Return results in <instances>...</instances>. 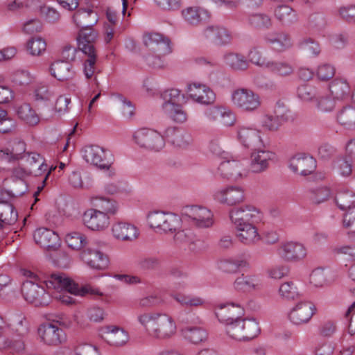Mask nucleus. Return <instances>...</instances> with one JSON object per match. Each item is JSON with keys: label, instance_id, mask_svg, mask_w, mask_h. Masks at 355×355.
Listing matches in <instances>:
<instances>
[{"label": "nucleus", "instance_id": "obj_1", "mask_svg": "<svg viewBox=\"0 0 355 355\" xmlns=\"http://www.w3.org/2000/svg\"><path fill=\"white\" fill-rule=\"evenodd\" d=\"M138 322L153 338L168 340L177 331L173 318L161 312H143L137 315Z\"/></svg>", "mask_w": 355, "mask_h": 355}, {"label": "nucleus", "instance_id": "obj_2", "mask_svg": "<svg viewBox=\"0 0 355 355\" xmlns=\"http://www.w3.org/2000/svg\"><path fill=\"white\" fill-rule=\"evenodd\" d=\"M225 306V305L220 306L216 312V317L220 322L225 323V332L230 338L239 341H246L259 335L260 327L255 319L227 316L223 313Z\"/></svg>", "mask_w": 355, "mask_h": 355}, {"label": "nucleus", "instance_id": "obj_3", "mask_svg": "<svg viewBox=\"0 0 355 355\" xmlns=\"http://www.w3.org/2000/svg\"><path fill=\"white\" fill-rule=\"evenodd\" d=\"M232 105L241 111L253 112L257 111L261 104L260 96L252 89L239 87L231 94Z\"/></svg>", "mask_w": 355, "mask_h": 355}, {"label": "nucleus", "instance_id": "obj_4", "mask_svg": "<svg viewBox=\"0 0 355 355\" xmlns=\"http://www.w3.org/2000/svg\"><path fill=\"white\" fill-rule=\"evenodd\" d=\"M180 94V90L178 89H170L164 91L161 94V97L164 101L162 107L164 114L173 121L184 123L187 121V116L181 105L178 103Z\"/></svg>", "mask_w": 355, "mask_h": 355}, {"label": "nucleus", "instance_id": "obj_5", "mask_svg": "<svg viewBox=\"0 0 355 355\" xmlns=\"http://www.w3.org/2000/svg\"><path fill=\"white\" fill-rule=\"evenodd\" d=\"M84 160L101 170H110L114 162L112 153L97 145H88L83 148Z\"/></svg>", "mask_w": 355, "mask_h": 355}, {"label": "nucleus", "instance_id": "obj_6", "mask_svg": "<svg viewBox=\"0 0 355 355\" xmlns=\"http://www.w3.org/2000/svg\"><path fill=\"white\" fill-rule=\"evenodd\" d=\"M45 284L48 288H52L59 291H66L75 295H83L89 292L94 295H102L98 290L91 288L80 290L78 285L64 274H52L49 279L45 281Z\"/></svg>", "mask_w": 355, "mask_h": 355}, {"label": "nucleus", "instance_id": "obj_7", "mask_svg": "<svg viewBox=\"0 0 355 355\" xmlns=\"http://www.w3.org/2000/svg\"><path fill=\"white\" fill-rule=\"evenodd\" d=\"M133 139L141 148L154 152H159L165 146L164 136L154 130L139 129L134 133Z\"/></svg>", "mask_w": 355, "mask_h": 355}, {"label": "nucleus", "instance_id": "obj_8", "mask_svg": "<svg viewBox=\"0 0 355 355\" xmlns=\"http://www.w3.org/2000/svg\"><path fill=\"white\" fill-rule=\"evenodd\" d=\"M21 293L26 301L35 306H46L51 302L50 294L42 285L33 280H26L23 283Z\"/></svg>", "mask_w": 355, "mask_h": 355}, {"label": "nucleus", "instance_id": "obj_9", "mask_svg": "<svg viewBox=\"0 0 355 355\" xmlns=\"http://www.w3.org/2000/svg\"><path fill=\"white\" fill-rule=\"evenodd\" d=\"M229 218L234 227L254 224L260 220L259 211L252 205H245L230 210Z\"/></svg>", "mask_w": 355, "mask_h": 355}, {"label": "nucleus", "instance_id": "obj_10", "mask_svg": "<svg viewBox=\"0 0 355 355\" xmlns=\"http://www.w3.org/2000/svg\"><path fill=\"white\" fill-rule=\"evenodd\" d=\"M277 256L286 262L297 263L307 255L306 247L301 243L286 241L281 243L277 248Z\"/></svg>", "mask_w": 355, "mask_h": 355}, {"label": "nucleus", "instance_id": "obj_11", "mask_svg": "<svg viewBox=\"0 0 355 355\" xmlns=\"http://www.w3.org/2000/svg\"><path fill=\"white\" fill-rule=\"evenodd\" d=\"M261 131L250 125H239L237 126V139L247 148L256 150L264 147V141L261 137Z\"/></svg>", "mask_w": 355, "mask_h": 355}, {"label": "nucleus", "instance_id": "obj_12", "mask_svg": "<svg viewBox=\"0 0 355 355\" xmlns=\"http://www.w3.org/2000/svg\"><path fill=\"white\" fill-rule=\"evenodd\" d=\"M184 216L187 217L190 223L200 228H207L214 224L213 214L204 207L191 205L184 209Z\"/></svg>", "mask_w": 355, "mask_h": 355}, {"label": "nucleus", "instance_id": "obj_13", "mask_svg": "<svg viewBox=\"0 0 355 355\" xmlns=\"http://www.w3.org/2000/svg\"><path fill=\"white\" fill-rule=\"evenodd\" d=\"M275 116L265 114L263 116L261 126L269 131H277L281 126L280 121H287L292 119L291 112L280 101H277L275 107Z\"/></svg>", "mask_w": 355, "mask_h": 355}, {"label": "nucleus", "instance_id": "obj_14", "mask_svg": "<svg viewBox=\"0 0 355 355\" xmlns=\"http://www.w3.org/2000/svg\"><path fill=\"white\" fill-rule=\"evenodd\" d=\"M38 335L41 341L49 346H58L66 340L63 329L51 322L41 324L38 328Z\"/></svg>", "mask_w": 355, "mask_h": 355}, {"label": "nucleus", "instance_id": "obj_15", "mask_svg": "<svg viewBox=\"0 0 355 355\" xmlns=\"http://www.w3.org/2000/svg\"><path fill=\"white\" fill-rule=\"evenodd\" d=\"M143 42L150 53L157 55H168L171 52L168 37L157 33H149L144 35Z\"/></svg>", "mask_w": 355, "mask_h": 355}, {"label": "nucleus", "instance_id": "obj_16", "mask_svg": "<svg viewBox=\"0 0 355 355\" xmlns=\"http://www.w3.org/2000/svg\"><path fill=\"white\" fill-rule=\"evenodd\" d=\"M214 198L217 202L233 206L244 201V190L241 187L231 186L217 189L213 194Z\"/></svg>", "mask_w": 355, "mask_h": 355}, {"label": "nucleus", "instance_id": "obj_17", "mask_svg": "<svg viewBox=\"0 0 355 355\" xmlns=\"http://www.w3.org/2000/svg\"><path fill=\"white\" fill-rule=\"evenodd\" d=\"M201 37L215 45L225 46L230 43V32L223 26L219 24L209 25L201 32Z\"/></svg>", "mask_w": 355, "mask_h": 355}, {"label": "nucleus", "instance_id": "obj_18", "mask_svg": "<svg viewBox=\"0 0 355 355\" xmlns=\"http://www.w3.org/2000/svg\"><path fill=\"white\" fill-rule=\"evenodd\" d=\"M315 312L314 304L308 301L298 302L293 306L289 313V320L295 325L306 324Z\"/></svg>", "mask_w": 355, "mask_h": 355}, {"label": "nucleus", "instance_id": "obj_19", "mask_svg": "<svg viewBox=\"0 0 355 355\" xmlns=\"http://www.w3.org/2000/svg\"><path fill=\"white\" fill-rule=\"evenodd\" d=\"M218 171L222 177L232 180H238L248 173L245 164L243 162L228 158L220 163Z\"/></svg>", "mask_w": 355, "mask_h": 355}, {"label": "nucleus", "instance_id": "obj_20", "mask_svg": "<svg viewBox=\"0 0 355 355\" xmlns=\"http://www.w3.org/2000/svg\"><path fill=\"white\" fill-rule=\"evenodd\" d=\"M205 115L208 121L218 123L226 127L232 126L236 122L234 113L225 106L210 107L205 110Z\"/></svg>", "mask_w": 355, "mask_h": 355}, {"label": "nucleus", "instance_id": "obj_21", "mask_svg": "<svg viewBox=\"0 0 355 355\" xmlns=\"http://www.w3.org/2000/svg\"><path fill=\"white\" fill-rule=\"evenodd\" d=\"M252 150L250 168L253 173L265 171L276 158L273 152L266 150L261 148Z\"/></svg>", "mask_w": 355, "mask_h": 355}, {"label": "nucleus", "instance_id": "obj_22", "mask_svg": "<svg viewBox=\"0 0 355 355\" xmlns=\"http://www.w3.org/2000/svg\"><path fill=\"white\" fill-rule=\"evenodd\" d=\"M83 220L87 228L94 231L105 230L110 225V217L97 209H89L85 211Z\"/></svg>", "mask_w": 355, "mask_h": 355}, {"label": "nucleus", "instance_id": "obj_23", "mask_svg": "<svg viewBox=\"0 0 355 355\" xmlns=\"http://www.w3.org/2000/svg\"><path fill=\"white\" fill-rule=\"evenodd\" d=\"M81 258L89 268L94 270H103L109 265L107 256L92 248H85L81 253Z\"/></svg>", "mask_w": 355, "mask_h": 355}, {"label": "nucleus", "instance_id": "obj_24", "mask_svg": "<svg viewBox=\"0 0 355 355\" xmlns=\"http://www.w3.org/2000/svg\"><path fill=\"white\" fill-rule=\"evenodd\" d=\"M263 40L274 51L284 52L292 46L291 38L283 31H273L265 34Z\"/></svg>", "mask_w": 355, "mask_h": 355}, {"label": "nucleus", "instance_id": "obj_25", "mask_svg": "<svg viewBox=\"0 0 355 355\" xmlns=\"http://www.w3.org/2000/svg\"><path fill=\"white\" fill-rule=\"evenodd\" d=\"M188 92L190 98L200 104L209 105L215 101L214 92L205 85L193 83L189 85Z\"/></svg>", "mask_w": 355, "mask_h": 355}, {"label": "nucleus", "instance_id": "obj_26", "mask_svg": "<svg viewBox=\"0 0 355 355\" xmlns=\"http://www.w3.org/2000/svg\"><path fill=\"white\" fill-rule=\"evenodd\" d=\"M35 243L47 250H55L60 246L59 236L48 228H38L33 234Z\"/></svg>", "mask_w": 355, "mask_h": 355}, {"label": "nucleus", "instance_id": "obj_27", "mask_svg": "<svg viewBox=\"0 0 355 355\" xmlns=\"http://www.w3.org/2000/svg\"><path fill=\"white\" fill-rule=\"evenodd\" d=\"M315 160L309 156L298 154L290 160L289 167L294 173H299L306 176L311 174L315 168Z\"/></svg>", "mask_w": 355, "mask_h": 355}, {"label": "nucleus", "instance_id": "obj_28", "mask_svg": "<svg viewBox=\"0 0 355 355\" xmlns=\"http://www.w3.org/2000/svg\"><path fill=\"white\" fill-rule=\"evenodd\" d=\"M23 158H24L26 162L31 166V168H29L30 173H34L35 175L39 176L43 175L48 171L43 180L44 182L46 180L51 171L55 168L51 167L49 170L48 165L44 163V159L39 153L35 152L27 153L23 155Z\"/></svg>", "mask_w": 355, "mask_h": 355}, {"label": "nucleus", "instance_id": "obj_29", "mask_svg": "<svg viewBox=\"0 0 355 355\" xmlns=\"http://www.w3.org/2000/svg\"><path fill=\"white\" fill-rule=\"evenodd\" d=\"M248 259L243 255L234 258L223 259L218 261V268L226 273H236L239 270L249 268Z\"/></svg>", "mask_w": 355, "mask_h": 355}, {"label": "nucleus", "instance_id": "obj_30", "mask_svg": "<svg viewBox=\"0 0 355 355\" xmlns=\"http://www.w3.org/2000/svg\"><path fill=\"white\" fill-rule=\"evenodd\" d=\"M235 229L238 240L244 245H253L261 240L257 228L252 223Z\"/></svg>", "mask_w": 355, "mask_h": 355}, {"label": "nucleus", "instance_id": "obj_31", "mask_svg": "<svg viewBox=\"0 0 355 355\" xmlns=\"http://www.w3.org/2000/svg\"><path fill=\"white\" fill-rule=\"evenodd\" d=\"M112 234L115 238L122 241H132L137 238V227L128 223L117 222L112 225Z\"/></svg>", "mask_w": 355, "mask_h": 355}, {"label": "nucleus", "instance_id": "obj_32", "mask_svg": "<svg viewBox=\"0 0 355 355\" xmlns=\"http://www.w3.org/2000/svg\"><path fill=\"white\" fill-rule=\"evenodd\" d=\"M74 24L78 28L93 27L98 21L97 13L92 9L80 8L73 16Z\"/></svg>", "mask_w": 355, "mask_h": 355}, {"label": "nucleus", "instance_id": "obj_33", "mask_svg": "<svg viewBox=\"0 0 355 355\" xmlns=\"http://www.w3.org/2000/svg\"><path fill=\"white\" fill-rule=\"evenodd\" d=\"M49 70L51 76L59 81H66L71 79L75 74L72 64L64 60H58L53 62Z\"/></svg>", "mask_w": 355, "mask_h": 355}, {"label": "nucleus", "instance_id": "obj_34", "mask_svg": "<svg viewBox=\"0 0 355 355\" xmlns=\"http://www.w3.org/2000/svg\"><path fill=\"white\" fill-rule=\"evenodd\" d=\"M103 333L106 335L105 341L114 347H121L125 345L129 339L128 334L125 331L115 326L106 327L103 329Z\"/></svg>", "mask_w": 355, "mask_h": 355}, {"label": "nucleus", "instance_id": "obj_35", "mask_svg": "<svg viewBox=\"0 0 355 355\" xmlns=\"http://www.w3.org/2000/svg\"><path fill=\"white\" fill-rule=\"evenodd\" d=\"M83 53L85 55V57L83 58V73L87 80L92 79L98 86V82L96 77L98 73L96 68L97 55L96 49L91 50L88 52H83Z\"/></svg>", "mask_w": 355, "mask_h": 355}, {"label": "nucleus", "instance_id": "obj_36", "mask_svg": "<svg viewBox=\"0 0 355 355\" xmlns=\"http://www.w3.org/2000/svg\"><path fill=\"white\" fill-rule=\"evenodd\" d=\"M97 37V33L92 27L80 28L78 35V49L82 52H88L95 49L93 43Z\"/></svg>", "mask_w": 355, "mask_h": 355}, {"label": "nucleus", "instance_id": "obj_37", "mask_svg": "<svg viewBox=\"0 0 355 355\" xmlns=\"http://www.w3.org/2000/svg\"><path fill=\"white\" fill-rule=\"evenodd\" d=\"M184 19L190 25L198 26L209 18L208 12L199 7H188L182 11Z\"/></svg>", "mask_w": 355, "mask_h": 355}, {"label": "nucleus", "instance_id": "obj_38", "mask_svg": "<svg viewBox=\"0 0 355 355\" xmlns=\"http://www.w3.org/2000/svg\"><path fill=\"white\" fill-rule=\"evenodd\" d=\"M223 61L226 66L233 71H241L249 67L248 59L241 53L227 52L223 55Z\"/></svg>", "mask_w": 355, "mask_h": 355}, {"label": "nucleus", "instance_id": "obj_39", "mask_svg": "<svg viewBox=\"0 0 355 355\" xmlns=\"http://www.w3.org/2000/svg\"><path fill=\"white\" fill-rule=\"evenodd\" d=\"M248 24L255 29L269 30L273 26L272 17L264 12H254L247 17Z\"/></svg>", "mask_w": 355, "mask_h": 355}, {"label": "nucleus", "instance_id": "obj_40", "mask_svg": "<svg viewBox=\"0 0 355 355\" xmlns=\"http://www.w3.org/2000/svg\"><path fill=\"white\" fill-rule=\"evenodd\" d=\"M274 15L282 26H290L297 21L296 12L286 5H281L275 8Z\"/></svg>", "mask_w": 355, "mask_h": 355}, {"label": "nucleus", "instance_id": "obj_41", "mask_svg": "<svg viewBox=\"0 0 355 355\" xmlns=\"http://www.w3.org/2000/svg\"><path fill=\"white\" fill-rule=\"evenodd\" d=\"M17 218V211L12 204L0 203V229L15 224Z\"/></svg>", "mask_w": 355, "mask_h": 355}, {"label": "nucleus", "instance_id": "obj_42", "mask_svg": "<svg viewBox=\"0 0 355 355\" xmlns=\"http://www.w3.org/2000/svg\"><path fill=\"white\" fill-rule=\"evenodd\" d=\"M233 286L234 289L238 291L249 292L259 289L260 282L254 275H244L242 274L235 279Z\"/></svg>", "mask_w": 355, "mask_h": 355}, {"label": "nucleus", "instance_id": "obj_43", "mask_svg": "<svg viewBox=\"0 0 355 355\" xmlns=\"http://www.w3.org/2000/svg\"><path fill=\"white\" fill-rule=\"evenodd\" d=\"M338 123L347 130H355V107L344 106L337 113Z\"/></svg>", "mask_w": 355, "mask_h": 355}, {"label": "nucleus", "instance_id": "obj_44", "mask_svg": "<svg viewBox=\"0 0 355 355\" xmlns=\"http://www.w3.org/2000/svg\"><path fill=\"white\" fill-rule=\"evenodd\" d=\"M329 91L334 98L343 100L350 94V87L346 79L335 78L329 85Z\"/></svg>", "mask_w": 355, "mask_h": 355}, {"label": "nucleus", "instance_id": "obj_45", "mask_svg": "<svg viewBox=\"0 0 355 355\" xmlns=\"http://www.w3.org/2000/svg\"><path fill=\"white\" fill-rule=\"evenodd\" d=\"M266 69L272 73L282 77L289 76L294 71L293 64L284 60H270Z\"/></svg>", "mask_w": 355, "mask_h": 355}, {"label": "nucleus", "instance_id": "obj_46", "mask_svg": "<svg viewBox=\"0 0 355 355\" xmlns=\"http://www.w3.org/2000/svg\"><path fill=\"white\" fill-rule=\"evenodd\" d=\"M182 334L186 340L193 344L205 340L207 336L205 330L199 327H186L182 329Z\"/></svg>", "mask_w": 355, "mask_h": 355}, {"label": "nucleus", "instance_id": "obj_47", "mask_svg": "<svg viewBox=\"0 0 355 355\" xmlns=\"http://www.w3.org/2000/svg\"><path fill=\"white\" fill-rule=\"evenodd\" d=\"M10 325L18 336H24L28 331V324L22 313H15L10 316Z\"/></svg>", "mask_w": 355, "mask_h": 355}, {"label": "nucleus", "instance_id": "obj_48", "mask_svg": "<svg viewBox=\"0 0 355 355\" xmlns=\"http://www.w3.org/2000/svg\"><path fill=\"white\" fill-rule=\"evenodd\" d=\"M17 115L21 120L30 125H35L40 121L39 116L28 103H24L18 107Z\"/></svg>", "mask_w": 355, "mask_h": 355}, {"label": "nucleus", "instance_id": "obj_49", "mask_svg": "<svg viewBox=\"0 0 355 355\" xmlns=\"http://www.w3.org/2000/svg\"><path fill=\"white\" fill-rule=\"evenodd\" d=\"M335 200L340 209H347L355 206V193L349 190L340 191L337 193Z\"/></svg>", "mask_w": 355, "mask_h": 355}, {"label": "nucleus", "instance_id": "obj_50", "mask_svg": "<svg viewBox=\"0 0 355 355\" xmlns=\"http://www.w3.org/2000/svg\"><path fill=\"white\" fill-rule=\"evenodd\" d=\"M174 300L184 306H202L205 304V301L203 298L191 295H184L181 293L173 295Z\"/></svg>", "mask_w": 355, "mask_h": 355}, {"label": "nucleus", "instance_id": "obj_51", "mask_svg": "<svg viewBox=\"0 0 355 355\" xmlns=\"http://www.w3.org/2000/svg\"><path fill=\"white\" fill-rule=\"evenodd\" d=\"M92 203L95 207L101 209V211H103L107 215L109 214H114L117 210L116 202L111 199L96 197L93 199Z\"/></svg>", "mask_w": 355, "mask_h": 355}, {"label": "nucleus", "instance_id": "obj_52", "mask_svg": "<svg viewBox=\"0 0 355 355\" xmlns=\"http://www.w3.org/2000/svg\"><path fill=\"white\" fill-rule=\"evenodd\" d=\"M168 213L159 211H151L147 215L148 223L151 228L155 229L157 232L162 233V224L164 223Z\"/></svg>", "mask_w": 355, "mask_h": 355}, {"label": "nucleus", "instance_id": "obj_53", "mask_svg": "<svg viewBox=\"0 0 355 355\" xmlns=\"http://www.w3.org/2000/svg\"><path fill=\"white\" fill-rule=\"evenodd\" d=\"M66 243L68 246L74 250H80L85 247L87 243L86 236L77 232H73L68 234L65 238Z\"/></svg>", "mask_w": 355, "mask_h": 355}, {"label": "nucleus", "instance_id": "obj_54", "mask_svg": "<svg viewBox=\"0 0 355 355\" xmlns=\"http://www.w3.org/2000/svg\"><path fill=\"white\" fill-rule=\"evenodd\" d=\"M279 294L282 299L286 300H294L299 297L297 288L293 282H286L281 284Z\"/></svg>", "mask_w": 355, "mask_h": 355}, {"label": "nucleus", "instance_id": "obj_55", "mask_svg": "<svg viewBox=\"0 0 355 355\" xmlns=\"http://www.w3.org/2000/svg\"><path fill=\"white\" fill-rule=\"evenodd\" d=\"M137 267L144 270H157L160 268L161 260L155 256H148L139 258L137 261Z\"/></svg>", "mask_w": 355, "mask_h": 355}, {"label": "nucleus", "instance_id": "obj_56", "mask_svg": "<svg viewBox=\"0 0 355 355\" xmlns=\"http://www.w3.org/2000/svg\"><path fill=\"white\" fill-rule=\"evenodd\" d=\"M180 225V218L178 216L168 213L164 223L162 224V233L175 232Z\"/></svg>", "mask_w": 355, "mask_h": 355}, {"label": "nucleus", "instance_id": "obj_57", "mask_svg": "<svg viewBox=\"0 0 355 355\" xmlns=\"http://www.w3.org/2000/svg\"><path fill=\"white\" fill-rule=\"evenodd\" d=\"M46 48V42L41 37L32 38L27 44V49L33 55H40Z\"/></svg>", "mask_w": 355, "mask_h": 355}, {"label": "nucleus", "instance_id": "obj_58", "mask_svg": "<svg viewBox=\"0 0 355 355\" xmlns=\"http://www.w3.org/2000/svg\"><path fill=\"white\" fill-rule=\"evenodd\" d=\"M191 141V135L180 130L175 132V137L171 139V142L174 146L182 148L189 146Z\"/></svg>", "mask_w": 355, "mask_h": 355}, {"label": "nucleus", "instance_id": "obj_59", "mask_svg": "<svg viewBox=\"0 0 355 355\" xmlns=\"http://www.w3.org/2000/svg\"><path fill=\"white\" fill-rule=\"evenodd\" d=\"M318 110L322 112H329L334 110L336 107V102L329 96H320L318 95L315 100Z\"/></svg>", "mask_w": 355, "mask_h": 355}, {"label": "nucleus", "instance_id": "obj_60", "mask_svg": "<svg viewBox=\"0 0 355 355\" xmlns=\"http://www.w3.org/2000/svg\"><path fill=\"white\" fill-rule=\"evenodd\" d=\"M297 93L298 97L304 101L313 99L315 101L318 95L316 89L308 85H302L298 87Z\"/></svg>", "mask_w": 355, "mask_h": 355}, {"label": "nucleus", "instance_id": "obj_61", "mask_svg": "<svg viewBox=\"0 0 355 355\" xmlns=\"http://www.w3.org/2000/svg\"><path fill=\"white\" fill-rule=\"evenodd\" d=\"M248 62H251L252 64L261 67L267 68V63L270 60L266 59L262 55L261 52L256 47L252 48L248 52Z\"/></svg>", "mask_w": 355, "mask_h": 355}, {"label": "nucleus", "instance_id": "obj_62", "mask_svg": "<svg viewBox=\"0 0 355 355\" xmlns=\"http://www.w3.org/2000/svg\"><path fill=\"white\" fill-rule=\"evenodd\" d=\"M300 49L307 51L313 55L317 56L320 53V47L319 44L314 40L309 38H303L299 42Z\"/></svg>", "mask_w": 355, "mask_h": 355}, {"label": "nucleus", "instance_id": "obj_63", "mask_svg": "<svg viewBox=\"0 0 355 355\" xmlns=\"http://www.w3.org/2000/svg\"><path fill=\"white\" fill-rule=\"evenodd\" d=\"M336 168L339 174L343 177H348L352 172V158L342 157L336 162Z\"/></svg>", "mask_w": 355, "mask_h": 355}, {"label": "nucleus", "instance_id": "obj_64", "mask_svg": "<svg viewBox=\"0 0 355 355\" xmlns=\"http://www.w3.org/2000/svg\"><path fill=\"white\" fill-rule=\"evenodd\" d=\"M335 68L329 64H322L318 66L316 71L318 78L322 81L331 79L335 74Z\"/></svg>", "mask_w": 355, "mask_h": 355}]
</instances>
